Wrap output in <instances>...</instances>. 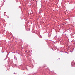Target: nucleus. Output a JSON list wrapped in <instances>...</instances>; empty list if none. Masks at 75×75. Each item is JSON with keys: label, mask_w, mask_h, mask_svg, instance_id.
Segmentation results:
<instances>
[{"label": "nucleus", "mask_w": 75, "mask_h": 75, "mask_svg": "<svg viewBox=\"0 0 75 75\" xmlns=\"http://www.w3.org/2000/svg\"><path fill=\"white\" fill-rule=\"evenodd\" d=\"M74 65H75V63L74 62Z\"/></svg>", "instance_id": "obj_1"}]
</instances>
